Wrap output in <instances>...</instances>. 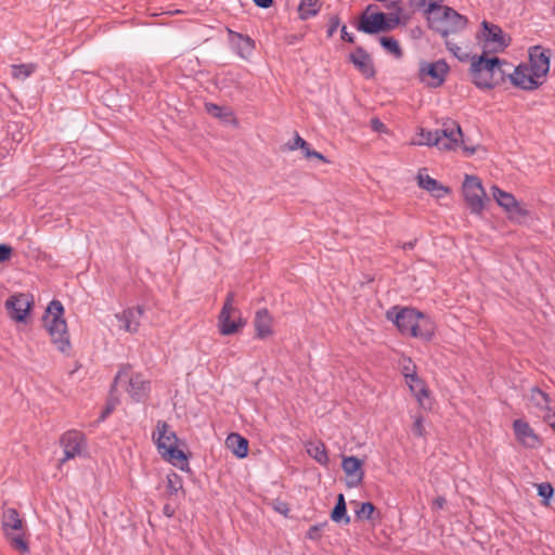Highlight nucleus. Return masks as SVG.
I'll return each instance as SVG.
<instances>
[{"mask_svg": "<svg viewBox=\"0 0 555 555\" xmlns=\"http://www.w3.org/2000/svg\"><path fill=\"white\" fill-rule=\"evenodd\" d=\"M386 315L403 335L428 341L435 334V324L430 318L414 308L393 307L387 311Z\"/></svg>", "mask_w": 555, "mask_h": 555, "instance_id": "f257e3e1", "label": "nucleus"}, {"mask_svg": "<svg viewBox=\"0 0 555 555\" xmlns=\"http://www.w3.org/2000/svg\"><path fill=\"white\" fill-rule=\"evenodd\" d=\"M158 453L162 457L181 470H190L186 454L177 447L178 437L170 426L164 422H157V433L153 434Z\"/></svg>", "mask_w": 555, "mask_h": 555, "instance_id": "f03ea898", "label": "nucleus"}, {"mask_svg": "<svg viewBox=\"0 0 555 555\" xmlns=\"http://www.w3.org/2000/svg\"><path fill=\"white\" fill-rule=\"evenodd\" d=\"M63 314L64 307L62 302L54 299L48 305L42 320L51 337V341L56 346L57 350L62 353H68L72 345Z\"/></svg>", "mask_w": 555, "mask_h": 555, "instance_id": "7ed1b4c3", "label": "nucleus"}, {"mask_svg": "<svg viewBox=\"0 0 555 555\" xmlns=\"http://www.w3.org/2000/svg\"><path fill=\"white\" fill-rule=\"evenodd\" d=\"M399 25V18L396 14H387L384 12L361 13L358 17L356 28L367 35H376L387 33L395 29Z\"/></svg>", "mask_w": 555, "mask_h": 555, "instance_id": "20e7f679", "label": "nucleus"}, {"mask_svg": "<svg viewBox=\"0 0 555 555\" xmlns=\"http://www.w3.org/2000/svg\"><path fill=\"white\" fill-rule=\"evenodd\" d=\"M2 529L10 545L20 553L29 552V544L25 540L24 533H14L13 531L23 530V519L17 509L8 508L2 515Z\"/></svg>", "mask_w": 555, "mask_h": 555, "instance_id": "39448f33", "label": "nucleus"}, {"mask_svg": "<svg viewBox=\"0 0 555 555\" xmlns=\"http://www.w3.org/2000/svg\"><path fill=\"white\" fill-rule=\"evenodd\" d=\"M233 302L234 293L230 292L218 317L219 332L224 336L238 333L246 323L241 311L233 306Z\"/></svg>", "mask_w": 555, "mask_h": 555, "instance_id": "423d86ee", "label": "nucleus"}, {"mask_svg": "<svg viewBox=\"0 0 555 555\" xmlns=\"http://www.w3.org/2000/svg\"><path fill=\"white\" fill-rule=\"evenodd\" d=\"M499 63L498 56L488 57L487 53L474 55L469 67L472 82L479 89H493L492 68Z\"/></svg>", "mask_w": 555, "mask_h": 555, "instance_id": "0eeeda50", "label": "nucleus"}, {"mask_svg": "<svg viewBox=\"0 0 555 555\" xmlns=\"http://www.w3.org/2000/svg\"><path fill=\"white\" fill-rule=\"evenodd\" d=\"M462 193L466 207L474 215H481L488 201L481 180L476 176H465Z\"/></svg>", "mask_w": 555, "mask_h": 555, "instance_id": "6e6552de", "label": "nucleus"}, {"mask_svg": "<svg viewBox=\"0 0 555 555\" xmlns=\"http://www.w3.org/2000/svg\"><path fill=\"white\" fill-rule=\"evenodd\" d=\"M481 37L483 39L482 53L487 54L503 52L511 43V38L504 35L500 26L487 21L481 23Z\"/></svg>", "mask_w": 555, "mask_h": 555, "instance_id": "1a4fd4ad", "label": "nucleus"}, {"mask_svg": "<svg viewBox=\"0 0 555 555\" xmlns=\"http://www.w3.org/2000/svg\"><path fill=\"white\" fill-rule=\"evenodd\" d=\"M448 72L449 65L443 60L434 63L422 61L418 68V78L422 82H427V77H429L433 81L428 85L439 87L443 83Z\"/></svg>", "mask_w": 555, "mask_h": 555, "instance_id": "9d476101", "label": "nucleus"}, {"mask_svg": "<svg viewBox=\"0 0 555 555\" xmlns=\"http://www.w3.org/2000/svg\"><path fill=\"white\" fill-rule=\"evenodd\" d=\"M491 191L498 205L505 209L511 219L529 216V211L520 205L512 193L505 192L496 185H492Z\"/></svg>", "mask_w": 555, "mask_h": 555, "instance_id": "9b49d317", "label": "nucleus"}, {"mask_svg": "<svg viewBox=\"0 0 555 555\" xmlns=\"http://www.w3.org/2000/svg\"><path fill=\"white\" fill-rule=\"evenodd\" d=\"M550 50H545L541 46H534L529 49L528 66L538 80L545 77L550 72Z\"/></svg>", "mask_w": 555, "mask_h": 555, "instance_id": "f8f14e48", "label": "nucleus"}, {"mask_svg": "<svg viewBox=\"0 0 555 555\" xmlns=\"http://www.w3.org/2000/svg\"><path fill=\"white\" fill-rule=\"evenodd\" d=\"M508 78L513 86L527 91L535 90L542 85V82L532 75L528 64L525 63H520L516 66L514 72L508 75Z\"/></svg>", "mask_w": 555, "mask_h": 555, "instance_id": "ddd939ff", "label": "nucleus"}, {"mask_svg": "<svg viewBox=\"0 0 555 555\" xmlns=\"http://www.w3.org/2000/svg\"><path fill=\"white\" fill-rule=\"evenodd\" d=\"M362 466L363 460L353 455L343 456L341 468L346 474V485L348 488H356L362 483L364 478Z\"/></svg>", "mask_w": 555, "mask_h": 555, "instance_id": "4468645a", "label": "nucleus"}, {"mask_svg": "<svg viewBox=\"0 0 555 555\" xmlns=\"http://www.w3.org/2000/svg\"><path fill=\"white\" fill-rule=\"evenodd\" d=\"M348 60L366 79L375 77L376 70L373 60L363 47H357L354 51L349 54Z\"/></svg>", "mask_w": 555, "mask_h": 555, "instance_id": "2eb2a0df", "label": "nucleus"}, {"mask_svg": "<svg viewBox=\"0 0 555 555\" xmlns=\"http://www.w3.org/2000/svg\"><path fill=\"white\" fill-rule=\"evenodd\" d=\"M513 429L517 441L524 447L534 449L541 444L538 435L526 421L521 418L515 420Z\"/></svg>", "mask_w": 555, "mask_h": 555, "instance_id": "dca6fc26", "label": "nucleus"}, {"mask_svg": "<svg viewBox=\"0 0 555 555\" xmlns=\"http://www.w3.org/2000/svg\"><path fill=\"white\" fill-rule=\"evenodd\" d=\"M5 307L11 311V317L16 322H25L26 317L28 315L31 302L28 300L25 294H20L17 296H11L7 302Z\"/></svg>", "mask_w": 555, "mask_h": 555, "instance_id": "f3484780", "label": "nucleus"}, {"mask_svg": "<svg viewBox=\"0 0 555 555\" xmlns=\"http://www.w3.org/2000/svg\"><path fill=\"white\" fill-rule=\"evenodd\" d=\"M440 2L441 1L438 0L430 1L425 10V14L429 28L440 34L442 37H446V29L442 28L444 7L441 5Z\"/></svg>", "mask_w": 555, "mask_h": 555, "instance_id": "a211bd4d", "label": "nucleus"}, {"mask_svg": "<svg viewBox=\"0 0 555 555\" xmlns=\"http://www.w3.org/2000/svg\"><path fill=\"white\" fill-rule=\"evenodd\" d=\"M144 314V307L137 306L124 310V312L116 317L122 323L121 327L129 333H137L140 326V320Z\"/></svg>", "mask_w": 555, "mask_h": 555, "instance_id": "6ab92c4d", "label": "nucleus"}, {"mask_svg": "<svg viewBox=\"0 0 555 555\" xmlns=\"http://www.w3.org/2000/svg\"><path fill=\"white\" fill-rule=\"evenodd\" d=\"M82 440V435L75 430L67 431L62 436L61 443L65 455L62 460L63 462L73 459L80 453Z\"/></svg>", "mask_w": 555, "mask_h": 555, "instance_id": "aec40b11", "label": "nucleus"}, {"mask_svg": "<svg viewBox=\"0 0 555 555\" xmlns=\"http://www.w3.org/2000/svg\"><path fill=\"white\" fill-rule=\"evenodd\" d=\"M443 24L442 28L446 29V37L451 33L461 31L466 27L467 18L450 7H444V13L442 16Z\"/></svg>", "mask_w": 555, "mask_h": 555, "instance_id": "412c9836", "label": "nucleus"}, {"mask_svg": "<svg viewBox=\"0 0 555 555\" xmlns=\"http://www.w3.org/2000/svg\"><path fill=\"white\" fill-rule=\"evenodd\" d=\"M254 326L256 337L259 339H266L273 334L272 317L270 315L268 309L262 308L256 311Z\"/></svg>", "mask_w": 555, "mask_h": 555, "instance_id": "4be33fe9", "label": "nucleus"}, {"mask_svg": "<svg viewBox=\"0 0 555 555\" xmlns=\"http://www.w3.org/2000/svg\"><path fill=\"white\" fill-rule=\"evenodd\" d=\"M127 391L135 402H143L149 396L150 382L143 379L141 374L133 375L129 379Z\"/></svg>", "mask_w": 555, "mask_h": 555, "instance_id": "5701e85b", "label": "nucleus"}, {"mask_svg": "<svg viewBox=\"0 0 555 555\" xmlns=\"http://www.w3.org/2000/svg\"><path fill=\"white\" fill-rule=\"evenodd\" d=\"M417 181L420 188L428 191L436 198H442L444 195L451 192L449 186L443 185L438 180L429 177L428 175L424 176L422 172L417 175Z\"/></svg>", "mask_w": 555, "mask_h": 555, "instance_id": "b1692460", "label": "nucleus"}, {"mask_svg": "<svg viewBox=\"0 0 555 555\" xmlns=\"http://www.w3.org/2000/svg\"><path fill=\"white\" fill-rule=\"evenodd\" d=\"M225 446L237 459L248 455V440L237 433H231L225 439Z\"/></svg>", "mask_w": 555, "mask_h": 555, "instance_id": "393cba45", "label": "nucleus"}, {"mask_svg": "<svg viewBox=\"0 0 555 555\" xmlns=\"http://www.w3.org/2000/svg\"><path fill=\"white\" fill-rule=\"evenodd\" d=\"M351 503L357 505L354 514L358 520H379L382 518L380 512L372 502L358 503L352 501Z\"/></svg>", "mask_w": 555, "mask_h": 555, "instance_id": "a878e982", "label": "nucleus"}, {"mask_svg": "<svg viewBox=\"0 0 555 555\" xmlns=\"http://www.w3.org/2000/svg\"><path fill=\"white\" fill-rule=\"evenodd\" d=\"M405 379L411 392L416 397L418 402L423 404V398L428 397V389L425 382L420 378L414 371L412 373H405Z\"/></svg>", "mask_w": 555, "mask_h": 555, "instance_id": "bb28decb", "label": "nucleus"}, {"mask_svg": "<svg viewBox=\"0 0 555 555\" xmlns=\"http://www.w3.org/2000/svg\"><path fill=\"white\" fill-rule=\"evenodd\" d=\"M331 519L336 524L348 525L350 522V516L347 513V505L343 493L337 495L336 504L331 512Z\"/></svg>", "mask_w": 555, "mask_h": 555, "instance_id": "cd10ccee", "label": "nucleus"}, {"mask_svg": "<svg viewBox=\"0 0 555 555\" xmlns=\"http://www.w3.org/2000/svg\"><path fill=\"white\" fill-rule=\"evenodd\" d=\"M436 133L442 143L440 144V150L450 151L455 150L459 146V134L455 132L447 131L446 129H437Z\"/></svg>", "mask_w": 555, "mask_h": 555, "instance_id": "c85d7f7f", "label": "nucleus"}, {"mask_svg": "<svg viewBox=\"0 0 555 555\" xmlns=\"http://www.w3.org/2000/svg\"><path fill=\"white\" fill-rule=\"evenodd\" d=\"M308 454L314 459L319 464L323 466H327L328 464V455L326 451V447L323 442L310 443L307 449Z\"/></svg>", "mask_w": 555, "mask_h": 555, "instance_id": "c756f323", "label": "nucleus"}, {"mask_svg": "<svg viewBox=\"0 0 555 555\" xmlns=\"http://www.w3.org/2000/svg\"><path fill=\"white\" fill-rule=\"evenodd\" d=\"M505 66H511V64L499 57V63L492 68L491 82L493 88L504 82L508 75H511Z\"/></svg>", "mask_w": 555, "mask_h": 555, "instance_id": "7c9ffc66", "label": "nucleus"}, {"mask_svg": "<svg viewBox=\"0 0 555 555\" xmlns=\"http://www.w3.org/2000/svg\"><path fill=\"white\" fill-rule=\"evenodd\" d=\"M320 10L319 0H301L298 7L299 17L308 20L318 14Z\"/></svg>", "mask_w": 555, "mask_h": 555, "instance_id": "2f4dec72", "label": "nucleus"}, {"mask_svg": "<svg viewBox=\"0 0 555 555\" xmlns=\"http://www.w3.org/2000/svg\"><path fill=\"white\" fill-rule=\"evenodd\" d=\"M380 46L389 53L393 54L396 57L400 59L403 55V51L399 44V42L392 37H380L379 38Z\"/></svg>", "mask_w": 555, "mask_h": 555, "instance_id": "473e14b6", "label": "nucleus"}, {"mask_svg": "<svg viewBox=\"0 0 555 555\" xmlns=\"http://www.w3.org/2000/svg\"><path fill=\"white\" fill-rule=\"evenodd\" d=\"M11 74L13 78L24 80L28 78L36 69V65L33 63L12 65Z\"/></svg>", "mask_w": 555, "mask_h": 555, "instance_id": "72a5a7b5", "label": "nucleus"}, {"mask_svg": "<svg viewBox=\"0 0 555 555\" xmlns=\"http://www.w3.org/2000/svg\"><path fill=\"white\" fill-rule=\"evenodd\" d=\"M530 400L535 406H538L540 409H548V404H550L548 395L546 392L542 391L538 387H533L531 389Z\"/></svg>", "mask_w": 555, "mask_h": 555, "instance_id": "f704fd0d", "label": "nucleus"}, {"mask_svg": "<svg viewBox=\"0 0 555 555\" xmlns=\"http://www.w3.org/2000/svg\"><path fill=\"white\" fill-rule=\"evenodd\" d=\"M120 374H117V376L115 377L114 379V383L111 387V393L115 390V387H116V384H117V380L119 378ZM119 403V400L118 398L116 397H113L112 395L108 397L107 401H106V404H105V408L104 410L102 411L101 413V416L99 418V421H104L117 406V404Z\"/></svg>", "mask_w": 555, "mask_h": 555, "instance_id": "c9c22d12", "label": "nucleus"}, {"mask_svg": "<svg viewBox=\"0 0 555 555\" xmlns=\"http://www.w3.org/2000/svg\"><path fill=\"white\" fill-rule=\"evenodd\" d=\"M420 134L423 140L418 142V144L437 146L440 150V144L442 143V141H440L438 133H436V130L429 131L422 128Z\"/></svg>", "mask_w": 555, "mask_h": 555, "instance_id": "e433bc0d", "label": "nucleus"}, {"mask_svg": "<svg viewBox=\"0 0 555 555\" xmlns=\"http://www.w3.org/2000/svg\"><path fill=\"white\" fill-rule=\"evenodd\" d=\"M538 495L542 499V504L547 506L554 495V488L550 482H542L537 485Z\"/></svg>", "mask_w": 555, "mask_h": 555, "instance_id": "4c0bfd02", "label": "nucleus"}, {"mask_svg": "<svg viewBox=\"0 0 555 555\" xmlns=\"http://www.w3.org/2000/svg\"><path fill=\"white\" fill-rule=\"evenodd\" d=\"M182 489V479L176 474L171 473L167 476V490L169 494H176L179 490Z\"/></svg>", "mask_w": 555, "mask_h": 555, "instance_id": "58836bf2", "label": "nucleus"}, {"mask_svg": "<svg viewBox=\"0 0 555 555\" xmlns=\"http://www.w3.org/2000/svg\"><path fill=\"white\" fill-rule=\"evenodd\" d=\"M327 525V521L315 524L311 526L306 534V537L310 540L318 541L322 537V530Z\"/></svg>", "mask_w": 555, "mask_h": 555, "instance_id": "ea45409f", "label": "nucleus"}, {"mask_svg": "<svg viewBox=\"0 0 555 555\" xmlns=\"http://www.w3.org/2000/svg\"><path fill=\"white\" fill-rule=\"evenodd\" d=\"M205 107L208 114L220 119H227L230 115L229 113H223V108L214 103H206Z\"/></svg>", "mask_w": 555, "mask_h": 555, "instance_id": "a19ab883", "label": "nucleus"}, {"mask_svg": "<svg viewBox=\"0 0 555 555\" xmlns=\"http://www.w3.org/2000/svg\"><path fill=\"white\" fill-rule=\"evenodd\" d=\"M340 25V17L337 14L328 17V25L326 30L327 38H332Z\"/></svg>", "mask_w": 555, "mask_h": 555, "instance_id": "79ce46f5", "label": "nucleus"}, {"mask_svg": "<svg viewBox=\"0 0 555 555\" xmlns=\"http://www.w3.org/2000/svg\"><path fill=\"white\" fill-rule=\"evenodd\" d=\"M442 129H446L447 131L455 132L459 134L460 138L463 137L461 126L455 120H453L451 118H447L442 121Z\"/></svg>", "mask_w": 555, "mask_h": 555, "instance_id": "37998d69", "label": "nucleus"}, {"mask_svg": "<svg viewBox=\"0 0 555 555\" xmlns=\"http://www.w3.org/2000/svg\"><path fill=\"white\" fill-rule=\"evenodd\" d=\"M306 145V140H304L297 132L295 138L292 141H288L285 144V149L288 151H295L299 147H304Z\"/></svg>", "mask_w": 555, "mask_h": 555, "instance_id": "c03bdc74", "label": "nucleus"}, {"mask_svg": "<svg viewBox=\"0 0 555 555\" xmlns=\"http://www.w3.org/2000/svg\"><path fill=\"white\" fill-rule=\"evenodd\" d=\"M386 8L388 10H390V12L388 14H396V16L400 20V14L402 12V1L400 0H396V1H390Z\"/></svg>", "mask_w": 555, "mask_h": 555, "instance_id": "a18cd8bd", "label": "nucleus"}, {"mask_svg": "<svg viewBox=\"0 0 555 555\" xmlns=\"http://www.w3.org/2000/svg\"><path fill=\"white\" fill-rule=\"evenodd\" d=\"M13 253V248L8 244H0V263L8 261Z\"/></svg>", "mask_w": 555, "mask_h": 555, "instance_id": "49530a36", "label": "nucleus"}, {"mask_svg": "<svg viewBox=\"0 0 555 555\" xmlns=\"http://www.w3.org/2000/svg\"><path fill=\"white\" fill-rule=\"evenodd\" d=\"M448 49L462 62L466 61L468 59V54L467 53H463L461 54V48L457 47L456 44H453V43H450V42H446Z\"/></svg>", "mask_w": 555, "mask_h": 555, "instance_id": "de8ad7c7", "label": "nucleus"}, {"mask_svg": "<svg viewBox=\"0 0 555 555\" xmlns=\"http://www.w3.org/2000/svg\"><path fill=\"white\" fill-rule=\"evenodd\" d=\"M459 146L462 147V150L466 154V156L474 155L478 147V146H469V144H466L463 137L459 138Z\"/></svg>", "mask_w": 555, "mask_h": 555, "instance_id": "09e8293b", "label": "nucleus"}, {"mask_svg": "<svg viewBox=\"0 0 555 555\" xmlns=\"http://www.w3.org/2000/svg\"><path fill=\"white\" fill-rule=\"evenodd\" d=\"M371 128L375 131V132H385L386 131V126L385 124L377 117H374L371 119Z\"/></svg>", "mask_w": 555, "mask_h": 555, "instance_id": "8fccbe9b", "label": "nucleus"}, {"mask_svg": "<svg viewBox=\"0 0 555 555\" xmlns=\"http://www.w3.org/2000/svg\"><path fill=\"white\" fill-rule=\"evenodd\" d=\"M412 431L415 436L422 437L424 435V426L421 418H416L412 426Z\"/></svg>", "mask_w": 555, "mask_h": 555, "instance_id": "3c124183", "label": "nucleus"}, {"mask_svg": "<svg viewBox=\"0 0 555 555\" xmlns=\"http://www.w3.org/2000/svg\"><path fill=\"white\" fill-rule=\"evenodd\" d=\"M340 38L341 40L353 43L354 42V36L347 31L346 25H343L340 28Z\"/></svg>", "mask_w": 555, "mask_h": 555, "instance_id": "603ef678", "label": "nucleus"}, {"mask_svg": "<svg viewBox=\"0 0 555 555\" xmlns=\"http://www.w3.org/2000/svg\"><path fill=\"white\" fill-rule=\"evenodd\" d=\"M306 157L307 158L313 157V158H317V159H319L321 162L330 163V160L322 153H320L318 151H314V150L312 152H307L306 153Z\"/></svg>", "mask_w": 555, "mask_h": 555, "instance_id": "864d4df0", "label": "nucleus"}, {"mask_svg": "<svg viewBox=\"0 0 555 555\" xmlns=\"http://www.w3.org/2000/svg\"><path fill=\"white\" fill-rule=\"evenodd\" d=\"M447 503V500L444 496H437L433 502V508L435 509H442Z\"/></svg>", "mask_w": 555, "mask_h": 555, "instance_id": "5fc2aeb1", "label": "nucleus"}, {"mask_svg": "<svg viewBox=\"0 0 555 555\" xmlns=\"http://www.w3.org/2000/svg\"><path fill=\"white\" fill-rule=\"evenodd\" d=\"M274 509L276 512H279L280 514L282 515H287V513L289 512V508L287 506V504L285 502H279L275 506H274Z\"/></svg>", "mask_w": 555, "mask_h": 555, "instance_id": "6e6d98bb", "label": "nucleus"}, {"mask_svg": "<svg viewBox=\"0 0 555 555\" xmlns=\"http://www.w3.org/2000/svg\"><path fill=\"white\" fill-rule=\"evenodd\" d=\"M254 3L261 9H269L273 4V0H253Z\"/></svg>", "mask_w": 555, "mask_h": 555, "instance_id": "4d7b16f0", "label": "nucleus"}, {"mask_svg": "<svg viewBox=\"0 0 555 555\" xmlns=\"http://www.w3.org/2000/svg\"><path fill=\"white\" fill-rule=\"evenodd\" d=\"M240 39L244 42V48L251 50L254 48V41L248 36L238 35Z\"/></svg>", "mask_w": 555, "mask_h": 555, "instance_id": "13d9d810", "label": "nucleus"}, {"mask_svg": "<svg viewBox=\"0 0 555 555\" xmlns=\"http://www.w3.org/2000/svg\"><path fill=\"white\" fill-rule=\"evenodd\" d=\"M417 240H414V241H410V242H406L402 245V248L403 249H413L415 244H416Z\"/></svg>", "mask_w": 555, "mask_h": 555, "instance_id": "bf43d9fd", "label": "nucleus"}, {"mask_svg": "<svg viewBox=\"0 0 555 555\" xmlns=\"http://www.w3.org/2000/svg\"><path fill=\"white\" fill-rule=\"evenodd\" d=\"M547 422H548L550 426L553 428V430L555 431V412L552 415H548Z\"/></svg>", "mask_w": 555, "mask_h": 555, "instance_id": "052dcab7", "label": "nucleus"}, {"mask_svg": "<svg viewBox=\"0 0 555 555\" xmlns=\"http://www.w3.org/2000/svg\"><path fill=\"white\" fill-rule=\"evenodd\" d=\"M374 8H376V5H375V4H369V5L364 9V11H363L362 13H366V15H371V13H374V12H373V9H374Z\"/></svg>", "mask_w": 555, "mask_h": 555, "instance_id": "680f3d73", "label": "nucleus"}, {"mask_svg": "<svg viewBox=\"0 0 555 555\" xmlns=\"http://www.w3.org/2000/svg\"><path fill=\"white\" fill-rule=\"evenodd\" d=\"M299 149L302 151L305 156H306L307 152H312L313 151V150L310 149V145H309V143L307 141H306V145L304 147H299Z\"/></svg>", "mask_w": 555, "mask_h": 555, "instance_id": "e2e57ef3", "label": "nucleus"}, {"mask_svg": "<svg viewBox=\"0 0 555 555\" xmlns=\"http://www.w3.org/2000/svg\"><path fill=\"white\" fill-rule=\"evenodd\" d=\"M164 513L169 517L172 515V512H169V506H165Z\"/></svg>", "mask_w": 555, "mask_h": 555, "instance_id": "0e129e2a", "label": "nucleus"}, {"mask_svg": "<svg viewBox=\"0 0 555 555\" xmlns=\"http://www.w3.org/2000/svg\"><path fill=\"white\" fill-rule=\"evenodd\" d=\"M410 373V369L408 366H404V374Z\"/></svg>", "mask_w": 555, "mask_h": 555, "instance_id": "69168bd1", "label": "nucleus"}, {"mask_svg": "<svg viewBox=\"0 0 555 555\" xmlns=\"http://www.w3.org/2000/svg\"><path fill=\"white\" fill-rule=\"evenodd\" d=\"M296 36H293L292 41H289V44H293V41H295Z\"/></svg>", "mask_w": 555, "mask_h": 555, "instance_id": "338daca9", "label": "nucleus"}, {"mask_svg": "<svg viewBox=\"0 0 555 555\" xmlns=\"http://www.w3.org/2000/svg\"><path fill=\"white\" fill-rule=\"evenodd\" d=\"M296 36H293L292 41H289V44H293V41H295Z\"/></svg>", "mask_w": 555, "mask_h": 555, "instance_id": "774afa93", "label": "nucleus"}]
</instances>
